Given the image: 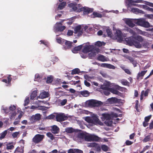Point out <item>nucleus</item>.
<instances>
[{"mask_svg":"<svg viewBox=\"0 0 153 153\" xmlns=\"http://www.w3.org/2000/svg\"><path fill=\"white\" fill-rule=\"evenodd\" d=\"M128 5L129 6H131V5L136 6V4H134V3H144L146 4L142 5V7L143 9L146 10H147L151 12H152L153 9V8H150L147 6V5L153 7V3L149 2L147 1H143L141 0H128Z\"/></svg>","mask_w":153,"mask_h":153,"instance_id":"nucleus-1","label":"nucleus"},{"mask_svg":"<svg viewBox=\"0 0 153 153\" xmlns=\"http://www.w3.org/2000/svg\"><path fill=\"white\" fill-rule=\"evenodd\" d=\"M126 44L129 46L134 45L137 48H141L142 45L139 42H135L134 36H131L126 37L125 39Z\"/></svg>","mask_w":153,"mask_h":153,"instance_id":"nucleus-2","label":"nucleus"},{"mask_svg":"<svg viewBox=\"0 0 153 153\" xmlns=\"http://www.w3.org/2000/svg\"><path fill=\"white\" fill-rule=\"evenodd\" d=\"M134 22L138 25L146 28L151 27L149 23L143 19H134Z\"/></svg>","mask_w":153,"mask_h":153,"instance_id":"nucleus-3","label":"nucleus"},{"mask_svg":"<svg viewBox=\"0 0 153 153\" xmlns=\"http://www.w3.org/2000/svg\"><path fill=\"white\" fill-rule=\"evenodd\" d=\"M56 120L57 122H61L67 120L68 117L64 113L57 114L55 116Z\"/></svg>","mask_w":153,"mask_h":153,"instance_id":"nucleus-4","label":"nucleus"},{"mask_svg":"<svg viewBox=\"0 0 153 153\" xmlns=\"http://www.w3.org/2000/svg\"><path fill=\"white\" fill-rule=\"evenodd\" d=\"M44 137V135L36 134L32 138V141L35 144L39 143L42 140Z\"/></svg>","mask_w":153,"mask_h":153,"instance_id":"nucleus-5","label":"nucleus"},{"mask_svg":"<svg viewBox=\"0 0 153 153\" xmlns=\"http://www.w3.org/2000/svg\"><path fill=\"white\" fill-rule=\"evenodd\" d=\"M88 104L90 106L98 107L101 105L102 103L100 101L92 100L88 101Z\"/></svg>","mask_w":153,"mask_h":153,"instance_id":"nucleus-6","label":"nucleus"},{"mask_svg":"<svg viewBox=\"0 0 153 153\" xmlns=\"http://www.w3.org/2000/svg\"><path fill=\"white\" fill-rule=\"evenodd\" d=\"M86 121L88 123H92L94 124H100L101 123L99 119L97 117H94L92 118L88 117L86 119Z\"/></svg>","mask_w":153,"mask_h":153,"instance_id":"nucleus-7","label":"nucleus"},{"mask_svg":"<svg viewBox=\"0 0 153 153\" xmlns=\"http://www.w3.org/2000/svg\"><path fill=\"white\" fill-rule=\"evenodd\" d=\"M88 146L90 147H94V150L97 152H100L101 148L99 144L96 143L94 142L89 143L88 144Z\"/></svg>","mask_w":153,"mask_h":153,"instance_id":"nucleus-8","label":"nucleus"},{"mask_svg":"<svg viewBox=\"0 0 153 153\" xmlns=\"http://www.w3.org/2000/svg\"><path fill=\"white\" fill-rule=\"evenodd\" d=\"M124 56L126 59L129 60L130 62L132 64L134 67L137 66V61L134 60L132 57L128 55Z\"/></svg>","mask_w":153,"mask_h":153,"instance_id":"nucleus-9","label":"nucleus"},{"mask_svg":"<svg viewBox=\"0 0 153 153\" xmlns=\"http://www.w3.org/2000/svg\"><path fill=\"white\" fill-rule=\"evenodd\" d=\"M116 38L119 42H121L123 40V36L120 30H117L116 31Z\"/></svg>","mask_w":153,"mask_h":153,"instance_id":"nucleus-10","label":"nucleus"},{"mask_svg":"<svg viewBox=\"0 0 153 153\" xmlns=\"http://www.w3.org/2000/svg\"><path fill=\"white\" fill-rule=\"evenodd\" d=\"M77 11L78 12L83 11L84 14H88L90 13H91L92 10H91V9L88 7H84L78 9Z\"/></svg>","mask_w":153,"mask_h":153,"instance_id":"nucleus-11","label":"nucleus"},{"mask_svg":"<svg viewBox=\"0 0 153 153\" xmlns=\"http://www.w3.org/2000/svg\"><path fill=\"white\" fill-rule=\"evenodd\" d=\"M49 96V93L47 92L44 91L41 92L40 95L37 97V98L43 99L44 98L48 97Z\"/></svg>","mask_w":153,"mask_h":153,"instance_id":"nucleus-12","label":"nucleus"},{"mask_svg":"<svg viewBox=\"0 0 153 153\" xmlns=\"http://www.w3.org/2000/svg\"><path fill=\"white\" fill-rule=\"evenodd\" d=\"M65 45L64 48L65 50L70 48L72 46V42L70 41L65 40Z\"/></svg>","mask_w":153,"mask_h":153,"instance_id":"nucleus-13","label":"nucleus"},{"mask_svg":"<svg viewBox=\"0 0 153 153\" xmlns=\"http://www.w3.org/2000/svg\"><path fill=\"white\" fill-rule=\"evenodd\" d=\"M51 131L54 134L58 133L59 131V127L56 125H53L52 127Z\"/></svg>","mask_w":153,"mask_h":153,"instance_id":"nucleus-14","label":"nucleus"},{"mask_svg":"<svg viewBox=\"0 0 153 153\" xmlns=\"http://www.w3.org/2000/svg\"><path fill=\"white\" fill-rule=\"evenodd\" d=\"M134 38L135 42H137L140 43V42H142L144 39L140 35H137L134 36Z\"/></svg>","mask_w":153,"mask_h":153,"instance_id":"nucleus-15","label":"nucleus"},{"mask_svg":"<svg viewBox=\"0 0 153 153\" xmlns=\"http://www.w3.org/2000/svg\"><path fill=\"white\" fill-rule=\"evenodd\" d=\"M68 153H83L82 151L78 149H69Z\"/></svg>","mask_w":153,"mask_h":153,"instance_id":"nucleus-16","label":"nucleus"},{"mask_svg":"<svg viewBox=\"0 0 153 153\" xmlns=\"http://www.w3.org/2000/svg\"><path fill=\"white\" fill-rule=\"evenodd\" d=\"M81 29V27L80 25H78L76 26L74 29V31L75 33L79 32L78 35L80 36L81 35L82 33V32L80 31Z\"/></svg>","mask_w":153,"mask_h":153,"instance_id":"nucleus-17","label":"nucleus"},{"mask_svg":"<svg viewBox=\"0 0 153 153\" xmlns=\"http://www.w3.org/2000/svg\"><path fill=\"white\" fill-rule=\"evenodd\" d=\"M147 71V70L142 71L140 72H139L137 76V79H139L140 77L141 79H142L144 75L146 74Z\"/></svg>","mask_w":153,"mask_h":153,"instance_id":"nucleus-18","label":"nucleus"},{"mask_svg":"<svg viewBox=\"0 0 153 153\" xmlns=\"http://www.w3.org/2000/svg\"><path fill=\"white\" fill-rule=\"evenodd\" d=\"M102 117L106 120H111V114L108 113H103L102 114Z\"/></svg>","mask_w":153,"mask_h":153,"instance_id":"nucleus-19","label":"nucleus"},{"mask_svg":"<svg viewBox=\"0 0 153 153\" xmlns=\"http://www.w3.org/2000/svg\"><path fill=\"white\" fill-rule=\"evenodd\" d=\"M125 23L129 27H133L135 26V25L133 23V21L130 19H127L125 21Z\"/></svg>","mask_w":153,"mask_h":153,"instance_id":"nucleus-20","label":"nucleus"},{"mask_svg":"<svg viewBox=\"0 0 153 153\" xmlns=\"http://www.w3.org/2000/svg\"><path fill=\"white\" fill-rule=\"evenodd\" d=\"M23 146H21L17 147L15 150L14 153H23L24 152Z\"/></svg>","mask_w":153,"mask_h":153,"instance_id":"nucleus-21","label":"nucleus"},{"mask_svg":"<svg viewBox=\"0 0 153 153\" xmlns=\"http://www.w3.org/2000/svg\"><path fill=\"white\" fill-rule=\"evenodd\" d=\"M100 66L102 67H104L114 69V65L107 63H102L100 65Z\"/></svg>","mask_w":153,"mask_h":153,"instance_id":"nucleus-22","label":"nucleus"},{"mask_svg":"<svg viewBox=\"0 0 153 153\" xmlns=\"http://www.w3.org/2000/svg\"><path fill=\"white\" fill-rule=\"evenodd\" d=\"M40 119L41 115L39 114H36L35 116H33L31 117V120L34 121H39Z\"/></svg>","mask_w":153,"mask_h":153,"instance_id":"nucleus-23","label":"nucleus"},{"mask_svg":"<svg viewBox=\"0 0 153 153\" xmlns=\"http://www.w3.org/2000/svg\"><path fill=\"white\" fill-rule=\"evenodd\" d=\"M108 100L109 102L111 103H117L120 102V100L115 97H112Z\"/></svg>","mask_w":153,"mask_h":153,"instance_id":"nucleus-24","label":"nucleus"},{"mask_svg":"<svg viewBox=\"0 0 153 153\" xmlns=\"http://www.w3.org/2000/svg\"><path fill=\"white\" fill-rule=\"evenodd\" d=\"M131 11L132 12L136 14H138L139 13L143 14L144 13V12L143 11L137 8H131Z\"/></svg>","mask_w":153,"mask_h":153,"instance_id":"nucleus-25","label":"nucleus"},{"mask_svg":"<svg viewBox=\"0 0 153 153\" xmlns=\"http://www.w3.org/2000/svg\"><path fill=\"white\" fill-rule=\"evenodd\" d=\"M110 92L113 94H117L119 96H121L122 95V93L120 92L117 89H115L112 88H111Z\"/></svg>","mask_w":153,"mask_h":153,"instance_id":"nucleus-26","label":"nucleus"},{"mask_svg":"<svg viewBox=\"0 0 153 153\" xmlns=\"http://www.w3.org/2000/svg\"><path fill=\"white\" fill-rule=\"evenodd\" d=\"M91 48V46H87L84 48L82 50V51L84 53H87L92 51V50Z\"/></svg>","mask_w":153,"mask_h":153,"instance_id":"nucleus-27","label":"nucleus"},{"mask_svg":"<svg viewBox=\"0 0 153 153\" xmlns=\"http://www.w3.org/2000/svg\"><path fill=\"white\" fill-rule=\"evenodd\" d=\"M82 47V45H79L77 47H75L72 50V52L73 53H76L77 52L81 50Z\"/></svg>","mask_w":153,"mask_h":153,"instance_id":"nucleus-28","label":"nucleus"},{"mask_svg":"<svg viewBox=\"0 0 153 153\" xmlns=\"http://www.w3.org/2000/svg\"><path fill=\"white\" fill-rule=\"evenodd\" d=\"M115 87L116 89L122 92H125L127 90L125 88L121 87L117 85H115Z\"/></svg>","mask_w":153,"mask_h":153,"instance_id":"nucleus-29","label":"nucleus"},{"mask_svg":"<svg viewBox=\"0 0 153 153\" xmlns=\"http://www.w3.org/2000/svg\"><path fill=\"white\" fill-rule=\"evenodd\" d=\"M66 4V2L65 1H63L60 3L58 7V9L59 10L63 9Z\"/></svg>","mask_w":153,"mask_h":153,"instance_id":"nucleus-30","label":"nucleus"},{"mask_svg":"<svg viewBox=\"0 0 153 153\" xmlns=\"http://www.w3.org/2000/svg\"><path fill=\"white\" fill-rule=\"evenodd\" d=\"M80 93L81 95L85 97H87L89 95V92L86 90L80 91Z\"/></svg>","mask_w":153,"mask_h":153,"instance_id":"nucleus-31","label":"nucleus"},{"mask_svg":"<svg viewBox=\"0 0 153 153\" xmlns=\"http://www.w3.org/2000/svg\"><path fill=\"white\" fill-rule=\"evenodd\" d=\"M65 131L68 133H71L75 132V130L72 127L67 128L65 129Z\"/></svg>","mask_w":153,"mask_h":153,"instance_id":"nucleus-32","label":"nucleus"},{"mask_svg":"<svg viewBox=\"0 0 153 153\" xmlns=\"http://www.w3.org/2000/svg\"><path fill=\"white\" fill-rule=\"evenodd\" d=\"M92 15L93 16V18L98 17L101 18L102 17V15L97 12H94L92 13Z\"/></svg>","mask_w":153,"mask_h":153,"instance_id":"nucleus-33","label":"nucleus"},{"mask_svg":"<svg viewBox=\"0 0 153 153\" xmlns=\"http://www.w3.org/2000/svg\"><path fill=\"white\" fill-rule=\"evenodd\" d=\"M98 59L100 61L104 62L106 61L105 56L102 55L99 56L98 57Z\"/></svg>","mask_w":153,"mask_h":153,"instance_id":"nucleus-34","label":"nucleus"},{"mask_svg":"<svg viewBox=\"0 0 153 153\" xmlns=\"http://www.w3.org/2000/svg\"><path fill=\"white\" fill-rule=\"evenodd\" d=\"M37 92L36 91H33L32 92L30 95V99L33 100L37 96Z\"/></svg>","mask_w":153,"mask_h":153,"instance_id":"nucleus-35","label":"nucleus"},{"mask_svg":"<svg viewBox=\"0 0 153 153\" xmlns=\"http://www.w3.org/2000/svg\"><path fill=\"white\" fill-rule=\"evenodd\" d=\"M65 27L64 26H58L56 27V30L58 31L62 32L65 29Z\"/></svg>","mask_w":153,"mask_h":153,"instance_id":"nucleus-36","label":"nucleus"},{"mask_svg":"<svg viewBox=\"0 0 153 153\" xmlns=\"http://www.w3.org/2000/svg\"><path fill=\"white\" fill-rule=\"evenodd\" d=\"M7 133V130H6L0 134V140L3 139Z\"/></svg>","mask_w":153,"mask_h":153,"instance_id":"nucleus-37","label":"nucleus"},{"mask_svg":"<svg viewBox=\"0 0 153 153\" xmlns=\"http://www.w3.org/2000/svg\"><path fill=\"white\" fill-rule=\"evenodd\" d=\"M100 138L97 136L94 135H91V141H98Z\"/></svg>","mask_w":153,"mask_h":153,"instance_id":"nucleus-38","label":"nucleus"},{"mask_svg":"<svg viewBox=\"0 0 153 153\" xmlns=\"http://www.w3.org/2000/svg\"><path fill=\"white\" fill-rule=\"evenodd\" d=\"M80 72L79 69L78 68H76L74 69L72 71L71 74L72 75L74 74H78Z\"/></svg>","mask_w":153,"mask_h":153,"instance_id":"nucleus-39","label":"nucleus"},{"mask_svg":"<svg viewBox=\"0 0 153 153\" xmlns=\"http://www.w3.org/2000/svg\"><path fill=\"white\" fill-rule=\"evenodd\" d=\"M41 77L38 74H36L35 76L34 80L35 81H39L41 80Z\"/></svg>","mask_w":153,"mask_h":153,"instance_id":"nucleus-40","label":"nucleus"},{"mask_svg":"<svg viewBox=\"0 0 153 153\" xmlns=\"http://www.w3.org/2000/svg\"><path fill=\"white\" fill-rule=\"evenodd\" d=\"M46 135L52 140H53L55 139V137L53 134L50 132H47L46 134Z\"/></svg>","mask_w":153,"mask_h":153,"instance_id":"nucleus-41","label":"nucleus"},{"mask_svg":"<svg viewBox=\"0 0 153 153\" xmlns=\"http://www.w3.org/2000/svg\"><path fill=\"white\" fill-rule=\"evenodd\" d=\"M102 150L105 152H106L108 150L109 147L106 145H102L101 146Z\"/></svg>","mask_w":153,"mask_h":153,"instance_id":"nucleus-42","label":"nucleus"},{"mask_svg":"<svg viewBox=\"0 0 153 153\" xmlns=\"http://www.w3.org/2000/svg\"><path fill=\"white\" fill-rule=\"evenodd\" d=\"M53 80V78L52 76H48L47 77V80L46 81V83H51Z\"/></svg>","mask_w":153,"mask_h":153,"instance_id":"nucleus-43","label":"nucleus"},{"mask_svg":"<svg viewBox=\"0 0 153 153\" xmlns=\"http://www.w3.org/2000/svg\"><path fill=\"white\" fill-rule=\"evenodd\" d=\"M120 82L123 85H128L129 84V82L125 79L121 80Z\"/></svg>","mask_w":153,"mask_h":153,"instance_id":"nucleus-44","label":"nucleus"},{"mask_svg":"<svg viewBox=\"0 0 153 153\" xmlns=\"http://www.w3.org/2000/svg\"><path fill=\"white\" fill-rule=\"evenodd\" d=\"M151 135H148L146 136L143 140V142L144 143L149 141L150 139Z\"/></svg>","mask_w":153,"mask_h":153,"instance_id":"nucleus-45","label":"nucleus"},{"mask_svg":"<svg viewBox=\"0 0 153 153\" xmlns=\"http://www.w3.org/2000/svg\"><path fill=\"white\" fill-rule=\"evenodd\" d=\"M111 88H109L108 89L103 91V92L104 94L106 96H108L110 94Z\"/></svg>","mask_w":153,"mask_h":153,"instance_id":"nucleus-46","label":"nucleus"},{"mask_svg":"<svg viewBox=\"0 0 153 153\" xmlns=\"http://www.w3.org/2000/svg\"><path fill=\"white\" fill-rule=\"evenodd\" d=\"M85 135H86L83 133H80L78 134V137L82 139H84Z\"/></svg>","mask_w":153,"mask_h":153,"instance_id":"nucleus-47","label":"nucleus"},{"mask_svg":"<svg viewBox=\"0 0 153 153\" xmlns=\"http://www.w3.org/2000/svg\"><path fill=\"white\" fill-rule=\"evenodd\" d=\"M104 43L103 42H101L100 41H98L95 42V45L97 46L100 47H101L103 45V44Z\"/></svg>","mask_w":153,"mask_h":153,"instance_id":"nucleus-48","label":"nucleus"},{"mask_svg":"<svg viewBox=\"0 0 153 153\" xmlns=\"http://www.w3.org/2000/svg\"><path fill=\"white\" fill-rule=\"evenodd\" d=\"M84 139L86 141H91V135H86Z\"/></svg>","mask_w":153,"mask_h":153,"instance_id":"nucleus-49","label":"nucleus"},{"mask_svg":"<svg viewBox=\"0 0 153 153\" xmlns=\"http://www.w3.org/2000/svg\"><path fill=\"white\" fill-rule=\"evenodd\" d=\"M137 32L139 34H140V35H142L143 36H145V34L146 33V32H145L144 31H143L142 30H141L139 29H137Z\"/></svg>","mask_w":153,"mask_h":153,"instance_id":"nucleus-50","label":"nucleus"},{"mask_svg":"<svg viewBox=\"0 0 153 153\" xmlns=\"http://www.w3.org/2000/svg\"><path fill=\"white\" fill-rule=\"evenodd\" d=\"M105 123L108 126H111L112 124V121L110 120H106L105 121Z\"/></svg>","mask_w":153,"mask_h":153,"instance_id":"nucleus-51","label":"nucleus"},{"mask_svg":"<svg viewBox=\"0 0 153 153\" xmlns=\"http://www.w3.org/2000/svg\"><path fill=\"white\" fill-rule=\"evenodd\" d=\"M59 59L56 56H53L51 57V61L53 62V64H54V62H56Z\"/></svg>","mask_w":153,"mask_h":153,"instance_id":"nucleus-52","label":"nucleus"},{"mask_svg":"<svg viewBox=\"0 0 153 153\" xmlns=\"http://www.w3.org/2000/svg\"><path fill=\"white\" fill-rule=\"evenodd\" d=\"M14 146L13 145L8 144L7 145V150L12 149L14 148Z\"/></svg>","mask_w":153,"mask_h":153,"instance_id":"nucleus-53","label":"nucleus"},{"mask_svg":"<svg viewBox=\"0 0 153 153\" xmlns=\"http://www.w3.org/2000/svg\"><path fill=\"white\" fill-rule=\"evenodd\" d=\"M109 88L108 86L105 85H101L100 88L101 89L103 90V91L108 89Z\"/></svg>","mask_w":153,"mask_h":153,"instance_id":"nucleus-54","label":"nucleus"},{"mask_svg":"<svg viewBox=\"0 0 153 153\" xmlns=\"http://www.w3.org/2000/svg\"><path fill=\"white\" fill-rule=\"evenodd\" d=\"M67 100L66 99H65L62 100L60 102V104L62 106H63L67 103Z\"/></svg>","mask_w":153,"mask_h":153,"instance_id":"nucleus-55","label":"nucleus"},{"mask_svg":"<svg viewBox=\"0 0 153 153\" xmlns=\"http://www.w3.org/2000/svg\"><path fill=\"white\" fill-rule=\"evenodd\" d=\"M151 117L152 115H151L145 117L144 118L145 121L146 122H149L150 119L151 118Z\"/></svg>","mask_w":153,"mask_h":153,"instance_id":"nucleus-56","label":"nucleus"},{"mask_svg":"<svg viewBox=\"0 0 153 153\" xmlns=\"http://www.w3.org/2000/svg\"><path fill=\"white\" fill-rule=\"evenodd\" d=\"M74 19V18L73 17H72L69 20V21L67 22V23L69 25H71L73 23V22L74 21L73 20Z\"/></svg>","mask_w":153,"mask_h":153,"instance_id":"nucleus-57","label":"nucleus"},{"mask_svg":"<svg viewBox=\"0 0 153 153\" xmlns=\"http://www.w3.org/2000/svg\"><path fill=\"white\" fill-rule=\"evenodd\" d=\"M138 101L137 100L136 101V104H135V109L137 112H139V110L138 109Z\"/></svg>","mask_w":153,"mask_h":153,"instance_id":"nucleus-58","label":"nucleus"},{"mask_svg":"<svg viewBox=\"0 0 153 153\" xmlns=\"http://www.w3.org/2000/svg\"><path fill=\"white\" fill-rule=\"evenodd\" d=\"M133 143V142H131V141H130L128 140H127L125 142L127 146L131 145Z\"/></svg>","mask_w":153,"mask_h":153,"instance_id":"nucleus-59","label":"nucleus"},{"mask_svg":"<svg viewBox=\"0 0 153 153\" xmlns=\"http://www.w3.org/2000/svg\"><path fill=\"white\" fill-rule=\"evenodd\" d=\"M111 119L114 117H118V114L114 112L112 113L111 114Z\"/></svg>","mask_w":153,"mask_h":153,"instance_id":"nucleus-60","label":"nucleus"},{"mask_svg":"<svg viewBox=\"0 0 153 153\" xmlns=\"http://www.w3.org/2000/svg\"><path fill=\"white\" fill-rule=\"evenodd\" d=\"M55 117V116L53 114H51L47 117L48 119H52Z\"/></svg>","mask_w":153,"mask_h":153,"instance_id":"nucleus-61","label":"nucleus"},{"mask_svg":"<svg viewBox=\"0 0 153 153\" xmlns=\"http://www.w3.org/2000/svg\"><path fill=\"white\" fill-rule=\"evenodd\" d=\"M19 134V132H15L13 133L12 134V136L14 138H16L17 137V136L18 135V134Z\"/></svg>","mask_w":153,"mask_h":153,"instance_id":"nucleus-62","label":"nucleus"},{"mask_svg":"<svg viewBox=\"0 0 153 153\" xmlns=\"http://www.w3.org/2000/svg\"><path fill=\"white\" fill-rule=\"evenodd\" d=\"M16 109V107L14 105H11L9 108V109L10 110V111H13L15 110Z\"/></svg>","mask_w":153,"mask_h":153,"instance_id":"nucleus-63","label":"nucleus"},{"mask_svg":"<svg viewBox=\"0 0 153 153\" xmlns=\"http://www.w3.org/2000/svg\"><path fill=\"white\" fill-rule=\"evenodd\" d=\"M106 31L107 33L108 36H111V34H112V33L111 31V30L109 29H107L106 30Z\"/></svg>","mask_w":153,"mask_h":153,"instance_id":"nucleus-64","label":"nucleus"}]
</instances>
